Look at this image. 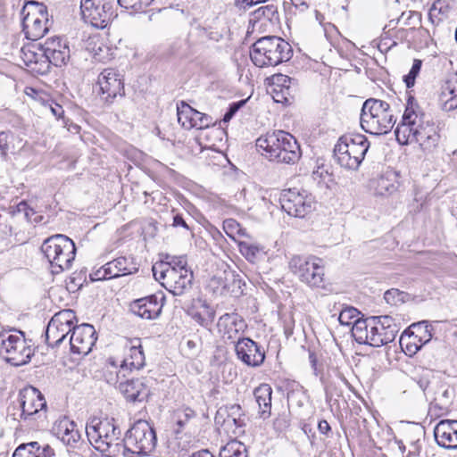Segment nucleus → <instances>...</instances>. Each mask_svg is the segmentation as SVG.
Returning <instances> with one entry per match:
<instances>
[{
  "instance_id": "obj_29",
  "label": "nucleus",
  "mask_w": 457,
  "mask_h": 457,
  "mask_svg": "<svg viewBox=\"0 0 457 457\" xmlns=\"http://www.w3.org/2000/svg\"><path fill=\"white\" fill-rule=\"evenodd\" d=\"M56 436L67 445H72L80 438V435L73 421L67 418L58 420L54 427Z\"/></svg>"
},
{
  "instance_id": "obj_33",
  "label": "nucleus",
  "mask_w": 457,
  "mask_h": 457,
  "mask_svg": "<svg viewBox=\"0 0 457 457\" xmlns=\"http://www.w3.org/2000/svg\"><path fill=\"white\" fill-rule=\"evenodd\" d=\"M272 389L268 384H261L253 391L256 403L259 405V412L262 418L270 415Z\"/></svg>"
},
{
  "instance_id": "obj_14",
  "label": "nucleus",
  "mask_w": 457,
  "mask_h": 457,
  "mask_svg": "<svg viewBox=\"0 0 457 457\" xmlns=\"http://www.w3.org/2000/svg\"><path fill=\"white\" fill-rule=\"evenodd\" d=\"M154 277L174 295H181L191 288L193 272L191 270L176 271L174 269H161Z\"/></svg>"
},
{
  "instance_id": "obj_6",
  "label": "nucleus",
  "mask_w": 457,
  "mask_h": 457,
  "mask_svg": "<svg viewBox=\"0 0 457 457\" xmlns=\"http://www.w3.org/2000/svg\"><path fill=\"white\" fill-rule=\"evenodd\" d=\"M370 147L368 138L362 134L342 136L334 148L337 162L349 170H357Z\"/></svg>"
},
{
  "instance_id": "obj_41",
  "label": "nucleus",
  "mask_w": 457,
  "mask_h": 457,
  "mask_svg": "<svg viewBox=\"0 0 457 457\" xmlns=\"http://www.w3.org/2000/svg\"><path fill=\"white\" fill-rule=\"evenodd\" d=\"M220 457H247L245 446L237 440H232L220 450Z\"/></svg>"
},
{
  "instance_id": "obj_21",
  "label": "nucleus",
  "mask_w": 457,
  "mask_h": 457,
  "mask_svg": "<svg viewBox=\"0 0 457 457\" xmlns=\"http://www.w3.org/2000/svg\"><path fill=\"white\" fill-rule=\"evenodd\" d=\"M95 328L90 324H81L73 328L70 337L71 350L73 353L87 355L96 342Z\"/></svg>"
},
{
  "instance_id": "obj_10",
  "label": "nucleus",
  "mask_w": 457,
  "mask_h": 457,
  "mask_svg": "<svg viewBox=\"0 0 457 457\" xmlns=\"http://www.w3.org/2000/svg\"><path fill=\"white\" fill-rule=\"evenodd\" d=\"M86 434L90 444L97 450L104 448L105 443L119 439L121 431L113 419L94 417L87 422Z\"/></svg>"
},
{
  "instance_id": "obj_24",
  "label": "nucleus",
  "mask_w": 457,
  "mask_h": 457,
  "mask_svg": "<svg viewBox=\"0 0 457 457\" xmlns=\"http://www.w3.org/2000/svg\"><path fill=\"white\" fill-rule=\"evenodd\" d=\"M21 58L33 73L44 75L50 71L42 45L29 44L21 47Z\"/></svg>"
},
{
  "instance_id": "obj_58",
  "label": "nucleus",
  "mask_w": 457,
  "mask_h": 457,
  "mask_svg": "<svg viewBox=\"0 0 457 457\" xmlns=\"http://www.w3.org/2000/svg\"><path fill=\"white\" fill-rule=\"evenodd\" d=\"M292 79L284 74H277L272 77V84L276 87H280L281 90H289Z\"/></svg>"
},
{
  "instance_id": "obj_44",
  "label": "nucleus",
  "mask_w": 457,
  "mask_h": 457,
  "mask_svg": "<svg viewBox=\"0 0 457 457\" xmlns=\"http://www.w3.org/2000/svg\"><path fill=\"white\" fill-rule=\"evenodd\" d=\"M187 260L184 257H174L170 262H161L153 266V275L156 276L161 269H174L176 271L189 270L187 269Z\"/></svg>"
},
{
  "instance_id": "obj_64",
  "label": "nucleus",
  "mask_w": 457,
  "mask_h": 457,
  "mask_svg": "<svg viewBox=\"0 0 457 457\" xmlns=\"http://www.w3.org/2000/svg\"><path fill=\"white\" fill-rule=\"evenodd\" d=\"M172 226L174 228L181 227L183 228H186L187 230H189V227H188L187 223L184 220L183 216L179 213L173 214Z\"/></svg>"
},
{
  "instance_id": "obj_19",
  "label": "nucleus",
  "mask_w": 457,
  "mask_h": 457,
  "mask_svg": "<svg viewBox=\"0 0 457 457\" xmlns=\"http://www.w3.org/2000/svg\"><path fill=\"white\" fill-rule=\"evenodd\" d=\"M21 419L30 420L46 407L44 395L35 387H26L20 392Z\"/></svg>"
},
{
  "instance_id": "obj_12",
  "label": "nucleus",
  "mask_w": 457,
  "mask_h": 457,
  "mask_svg": "<svg viewBox=\"0 0 457 457\" xmlns=\"http://www.w3.org/2000/svg\"><path fill=\"white\" fill-rule=\"evenodd\" d=\"M282 209L290 216L304 218L314 208L313 197L305 190L296 188L285 190L280 197Z\"/></svg>"
},
{
  "instance_id": "obj_25",
  "label": "nucleus",
  "mask_w": 457,
  "mask_h": 457,
  "mask_svg": "<svg viewBox=\"0 0 457 457\" xmlns=\"http://www.w3.org/2000/svg\"><path fill=\"white\" fill-rule=\"evenodd\" d=\"M152 378H137L120 381L118 387L129 402H143L150 395Z\"/></svg>"
},
{
  "instance_id": "obj_8",
  "label": "nucleus",
  "mask_w": 457,
  "mask_h": 457,
  "mask_svg": "<svg viewBox=\"0 0 457 457\" xmlns=\"http://www.w3.org/2000/svg\"><path fill=\"white\" fill-rule=\"evenodd\" d=\"M34 349L26 341L24 333L0 334V356L12 366H22L30 361Z\"/></svg>"
},
{
  "instance_id": "obj_27",
  "label": "nucleus",
  "mask_w": 457,
  "mask_h": 457,
  "mask_svg": "<svg viewBox=\"0 0 457 457\" xmlns=\"http://www.w3.org/2000/svg\"><path fill=\"white\" fill-rule=\"evenodd\" d=\"M419 120L418 112L412 107H406L402 120L395 130L399 144L408 145L414 142L416 122Z\"/></svg>"
},
{
  "instance_id": "obj_31",
  "label": "nucleus",
  "mask_w": 457,
  "mask_h": 457,
  "mask_svg": "<svg viewBox=\"0 0 457 457\" xmlns=\"http://www.w3.org/2000/svg\"><path fill=\"white\" fill-rule=\"evenodd\" d=\"M145 365V354L142 346L132 345L126 357L122 360L120 365V371L126 372L128 370L130 371L138 370Z\"/></svg>"
},
{
  "instance_id": "obj_63",
  "label": "nucleus",
  "mask_w": 457,
  "mask_h": 457,
  "mask_svg": "<svg viewBox=\"0 0 457 457\" xmlns=\"http://www.w3.org/2000/svg\"><path fill=\"white\" fill-rule=\"evenodd\" d=\"M102 268L103 271H104V275L106 276V279L119 278V273L115 271V268L113 267L112 261L105 263Z\"/></svg>"
},
{
  "instance_id": "obj_34",
  "label": "nucleus",
  "mask_w": 457,
  "mask_h": 457,
  "mask_svg": "<svg viewBox=\"0 0 457 457\" xmlns=\"http://www.w3.org/2000/svg\"><path fill=\"white\" fill-rule=\"evenodd\" d=\"M98 451L104 453L108 457H119L120 455L124 457H131L132 449L128 446V437L126 436L123 440L114 439L112 442L104 444V448L97 449Z\"/></svg>"
},
{
  "instance_id": "obj_13",
  "label": "nucleus",
  "mask_w": 457,
  "mask_h": 457,
  "mask_svg": "<svg viewBox=\"0 0 457 457\" xmlns=\"http://www.w3.org/2000/svg\"><path fill=\"white\" fill-rule=\"evenodd\" d=\"M73 319L74 313L71 310H64L54 315L46 331V340L49 346L60 345L66 337L73 331V328L76 327L73 324Z\"/></svg>"
},
{
  "instance_id": "obj_20",
  "label": "nucleus",
  "mask_w": 457,
  "mask_h": 457,
  "mask_svg": "<svg viewBox=\"0 0 457 457\" xmlns=\"http://www.w3.org/2000/svg\"><path fill=\"white\" fill-rule=\"evenodd\" d=\"M237 357L249 367H259L265 360V352L249 337L238 338L235 344Z\"/></svg>"
},
{
  "instance_id": "obj_15",
  "label": "nucleus",
  "mask_w": 457,
  "mask_h": 457,
  "mask_svg": "<svg viewBox=\"0 0 457 457\" xmlns=\"http://www.w3.org/2000/svg\"><path fill=\"white\" fill-rule=\"evenodd\" d=\"M99 96L106 104L124 96V84L120 75L112 68L104 69L98 76Z\"/></svg>"
},
{
  "instance_id": "obj_61",
  "label": "nucleus",
  "mask_w": 457,
  "mask_h": 457,
  "mask_svg": "<svg viewBox=\"0 0 457 457\" xmlns=\"http://www.w3.org/2000/svg\"><path fill=\"white\" fill-rule=\"evenodd\" d=\"M245 102L244 100H242V101L231 104L229 105L228 110L227 111V112L225 113V115L223 117V121L228 122V120H230L232 119V117L236 114V112L245 104Z\"/></svg>"
},
{
  "instance_id": "obj_50",
  "label": "nucleus",
  "mask_w": 457,
  "mask_h": 457,
  "mask_svg": "<svg viewBox=\"0 0 457 457\" xmlns=\"http://www.w3.org/2000/svg\"><path fill=\"white\" fill-rule=\"evenodd\" d=\"M11 219H15L19 215H23L24 219L30 221L32 217L36 214V211L29 207L25 201L19 203L15 209L10 212Z\"/></svg>"
},
{
  "instance_id": "obj_49",
  "label": "nucleus",
  "mask_w": 457,
  "mask_h": 457,
  "mask_svg": "<svg viewBox=\"0 0 457 457\" xmlns=\"http://www.w3.org/2000/svg\"><path fill=\"white\" fill-rule=\"evenodd\" d=\"M359 314L360 312L356 308L347 307L341 311L338 317V320L340 324L344 326H350L351 324L353 325L356 320H361L360 318H358Z\"/></svg>"
},
{
  "instance_id": "obj_2",
  "label": "nucleus",
  "mask_w": 457,
  "mask_h": 457,
  "mask_svg": "<svg viewBox=\"0 0 457 457\" xmlns=\"http://www.w3.org/2000/svg\"><path fill=\"white\" fill-rule=\"evenodd\" d=\"M256 147L262 155L278 163L295 164L302 151L297 140L284 130L268 132L256 140Z\"/></svg>"
},
{
  "instance_id": "obj_35",
  "label": "nucleus",
  "mask_w": 457,
  "mask_h": 457,
  "mask_svg": "<svg viewBox=\"0 0 457 457\" xmlns=\"http://www.w3.org/2000/svg\"><path fill=\"white\" fill-rule=\"evenodd\" d=\"M397 25L395 20H391L384 28L382 40H392V46L406 40L410 35V29H405L403 27L397 28Z\"/></svg>"
},
{
  "instance_id": "obj_43",
  "label": "nucleus",
  "mask_w": 457,
  "mask_h": 457,
  "mask_svg": "<svg viewBox=\"0 0 457 457\" xmlns=\"http://www.w3.org/2000/svg\"><path fill=\"white\" fill-rule=\"evenodd\" d=\"M195 109L185 102H181L180 105H178L177 115L178 120L183 128L186 129H192V120L194 116Z\"/></svg>"
},
{
  "instance_id": "obj_60",
  "label": "nucleus",
  "mask_w": 457,
  "mask_h": 457,
  "mask_svg": "<svg viewBox=\"0 0 457 457\" xmlns=\"http://www.w3.org/2000/svg\"><path fill=\"white\" fill-rule=\"evenodd\" d=\"M226 287L227 284L223 282L222 275L220 273L214 275L209 282V287H211L213 292L222 293Z\"/></svg>"
},
{
  "instance_id": "obj_16",
  "label": "nucleus",
  "mask_w": 457,
  "mask_h": 457,
  "mask_svg": "<svg viewBox=\"0 0 457 457\" xmlns=\"http://www.w3.org/2000/svg\"><path fill=\"white\" fill-rule=\"evenodd\" d=\"M214 420L228 434L231 433L237 436L244 433L245 415L239 404L220 407L216 412Z\"/></svg>"
},
{
  "instance_id": "obj_46",
  "label": "nucleus",
  "mask_w": 457,
  "mask_h": 457,
  "mask_svg": "<svg viewBox=\"0 0 457 457\" xmlns=\"http://www.w3.org/2000/svg\"><path fill=\"white\" fill-rule=\"evenodd\" d=\"M125 372L120 371V367L114 362V361H110V367L104 371V378L106 382L110 385H117L120 384V379L121 378H125Z\"/></svg>"
},
{
  "instance_id": "obj_4",
  "label": "nucleus",
  "mask_w": 457,
  "mask_h": 457,
  "mask_svg": "<svg viewBox=\"0 0 457 457\" xmlns=\"http://www.w3.org/2000/svg\"><path fill=\"white\" fill-rule=\"evenodd\" d=\"M292 54L288 42L279 37L267 36L259 38L252 46L250 57L255 66L262 68L287 62Z\"/></svg>"
},
{
  "instance_id": "obj_40",
  "label": "nucleus",
  "mask_w": 457,
  "mask_h": 457,
  "mask_svg": "<svg viewBox=\"0 0 457 457\" xmlns=\"http://www.w3.org/2000/svg\"><path fill=\"white\" fill-rule=\"evenodd\" d=\"M266 19L270 22L278 21V8L274 4L262 6L251 13V21L256 22L261 19Z\"/></svg>"
},
{
  "instance_id": "obj_30",
  "label": "nucleus",
  "mask_w": 457,
  "mask_h": 457,
  "mask_svg": "<svg viewBox=\"0 0 457 457\" xmlns=\"http://www.w3.org/2000/svg\"><path fill=\"white\" fill-rule=\"evenodd\" d=\"M54 450L48 445L40 446L37 442L21 445L14 451L12 457H52Z\"/></svg>"
},
{
  "instance_id": "obj_17",
  "label": "nucleus",
  "mask_w": 457,
  "mask_h": 457,
  "mask_svg": "<svg viewBox=\"0 0 457 457\" xmlns=\"http://www.w3.org/2000/svg\"><path fill=\"white\" fill-rule=\"evenodd\" d=\"M111 6L103 0H81L80 11L83 20L96 28L107 26L112 12Z\"/></svg>"
},
{
  "instance_id": "obj_62",
  "label": "nucleus",
  "mask_w": 457,
  "mask_h": 457,
  "mask_svg": "<svg viewBox=\"0 0 457 457\" xmlns=\"http://www.w3.org/2000/svg\"><path fill=\"white\" fill-rule=\"evenodd\" d=\"M10 216L6 218L2 217V221L4 222L3 226H1L0 230L4 235H12L15 233V228L12 225V221L14 219H11V213L9 212Z\"/></svg>"
},
{
  "instance_id": "obj_36",
  "label": "nucleus",
  "mask_w": 457,
  "mask_h": 457,
  "mask_svg": "<svg viewBox=\"0 0 457 457\" xmlns=\"http://www.w3.org/2000/svg\"><path fill=\"white\" fill-rule=\"evenodd\" d=\"M399 343L402 350L409 356L416 354L425 345L417 336L407 329L401 335Z\"/></svg>"
},
{
  "instance_id": "obj_28",
  "label": "nucleus",
  "mask_w": 457,
  "mask_h": 457,
  "mask_svg": "<svg viewBox=\"0 0 457 457\" xmlns=\"http://www.w3.org/2000/svg\"><path fill=\"white\" fill-rule=\"evenodd\" d=\"M434 436L439 446L457 449V420H440L434 428Z\"/></svg>"
},
{
  "instance_id": "obj_9",
  "label": "nucleus",
  "mask_w": 457,
  "mask_h": 457,
  "mask_svg": "<svg viewBox=\"0 0 457 457\" xmlns=\"http://www.w3.org/2000/svg\"><path fill=\"white\" fill-rule=\"evenodd\" d=\"M23 30L27 38L36 41L44 37L49 29V20L46 6L43 4L31 2L23 10Z\"/></svg>"
},
{
  "instance_id": "obj_52",
  "label": "nucleus",
  "mask_w": 457,
  "mask_h": 457,
  "mask_svg": "<svg viewBox=\"0 0 457 457\" xmlns=\"http://www.w3.org/2000/svg\"><path fill=\"white\" fill-rule=\"evenodd\" d=\"M204 312L205 313L204 315L200 312H195L193 314V319L202 327L208 328L213 322L215 312L208 305H204Z\"/></svg>"
},
{
  "instance_id": "obj_45",
  "label": "nucleus",
  "mask_w": 457,
  "mask_h": 457,
  "mask_svg": "<svg viewBox=\"0 0 457 457\" xmlns=\"http://www.w3.org/2000/svg\"><path fill=\"white\" fill-rule=\"evenodd\" d=\"M154 0H118L119 4L134 12H140L150 6Z\"/></svg>"
},
{
  "instance_id": "obj_54",
  "label": "nucleus",
  "mask_w": 457,
  "mask_h": 457,
  "mask_svg": "<svg viewBox=\"0 0 457 457\" xmlns=\"http://www.w3.org/2000/svg\"><path fill=\"white\" fill-rule=\"evenodd\" d=\"M421 65H422V62L419 59H415L413 61V64H412L410 71L408 72V74L403 76V81H404L407 88H411V87L414 86L415 79L420 71Z\"/></svg>"
},
{
  "instance_id": "obj_11",
  "label": "nucleus",
  "mask_w": 457,
  "mask_h": 457,
  "mask_svg": "<svg viewBox=\"0 0 457 457\" xmlns=\"http://www.w3.org/2000/svg\"><path fill=\"white\" fill-rule=\"evenodd\" d=\"M128 446L132 449V454L146 455L156 446L154 429L145 420H138L127 432Z\"/></svg>"
},
{
  "instance_id": "obj_32",
  "label": "nucleus",
  "mask_w": 457,
  "mask_h": 457,
  "mask_svg": "<svg viewBox=\"0 0 457 457\" xmlns=\"http://www.w3.org/2000/svg\"><path fill=\"white\" fill-rule=\"evenodd\" d=\"M443 109L445 111H452L457 108V73L452 74L445 85L443 87L441 93Z\"/></svg>"
},
{
  "instance_id": "obj_22",
  "label": "nucleus",
  "mask_w": 457,
  "mask_h": 457,
  "mask_svg": "<svg viewBox=\"0 0 457 457\" xmlns=\"http://www.w3.org/2000/svg\"><path fill=\"white\" fill-rule=\"evenodd\" d=\"M164 300L162 294H154L137 299L131 303L130 311L142 319L155 320L162 313Z\"/></svg>"
},
{
  "instance_id": "obj_53",
  "label": "nucleus",
  "mask_w": 457,
  "mask_h": 457,
  "mask_svg": "<svg viewBox=\"0 0 457 457\" xmlns=\"http://www.w3.org/2000/svg\"><path fill=\"white\" fill-rule=\"evenodd\" d=\"M212 124V119L211 116L200 112L195 109L194 116L192 120V129H204Z\"/></svg>"
},
{
  "instance_id": "obj_18",
  "label": "nucleus",
  "mask_w": 457,
  "mask_h": 457,
  "mask_svg": "<svg viewBox=\"0 0 457 457\" xmlns=\"http://www.w3.org/2000/svg\"><path fill=\"white\" fill-rule=\"evenodd\" d=\"M418 117L420 120L416 122L414 142L424 151L432 152L439 144L438 128L424 113L418 112Z\"/></svg>"
},
{
  "instance_id": "obj_5",
  "label": "nucleus",
  "mask_w": 457,
  "mask_h": 457,
  "mask_svg": "<svg viewBox=\"0 0 457 457\" xmlns=\"http://www.w3.org/2000/svg\"><path fill=\"white\" fill-rule=\"evenodd\" d=\"M41 251L49 262L52 272L54 274L69 270L76 255L74 242L62 234L47 237L41 245Z\"/></svg>"
},
{
  "instance_id": "obj_39",
  "label": "nucleus",
  "mask_w": 457,
  "mask_h": 457,
  "mask_svg": "<svg viewBox=\"0 0 457 457\" xmlns=\"http://www.w3.org/2000/svg\"><path fill=\"white\" fill-rule=\"evenodd\" d=\"M395 23L401 24L405 29H410V33H411L420 26L421 14L415 11L403 12Z\"/></svg>"
},
{
  "instance_id": "obj_3",
  "label": "nucleus",
  "mask_w": 457,
  "mask_h": 457,
  "mask_svg": "<svg viewBox=\"0 0 457 457\" xmlns=\"http://www.w3.org/2000/svg\"><path fill=\"white\" fill-rule=\"evenodd\" d=\"M360 120L361 129L372 135L388 133L396 122L390 104L376 98L363 103Z\"/></svg>"
},
{
  "instance_id": "obj_38",
  "label": "nucleus",
  "mask_w": 457,
  "mask_h": 457,
  "mask_svg": "<svg viewBox=\"0 0 457 457\" xmlns=\"http://www.w3.org/2000/svg\"><path fill=\"white\" fill-rule=\"evenodd\" d=\"M452 394L448 388L442 385L437 392L435 393V397L430 403L431 409H437L440 411V415L448 411L451 403Z\"/></svg>"
},
{
  "instance_id": "obj_51",
  "label": "nucleus",
  "mask_w": 457,
  "mask_h": 457,
  "mask_svg": "<svg viewBox=\"0 0 457 457\" xmlns=\"http://www.w3.org/2000/svg\"><path fill=\"white\" fill-rule=\"evenodd\" d=\"M240 253L248 260L254 261L258 255L262 252V249L257 245L253 244H248L245 242H242L239 244Z\"/></svg>"
},
{
  "instance_id": "obj_55",
  "label": "nucleus",
  "mask_w": 457,
  "mask_h": 457,
  "mask_svg": "<svg viewBox=\"0 0 457 457\" xmlns=\"http://www.w3.org/2000/svg\"><path fill=\"white\" fill-rule=\"evenodd\" d=\"M405 296L406 295L403 292L396 288H391L384 294L385 301L390 305H398L403 303Z\"/></svg>"
},
{
  "instance_id": "obj_7",
  "label": "nucleus",
  "mask_w": 457,
  "mask_h": 457,
  "mask_svg": "<svg viewBox=\"0 0 457 457\" xmlns=\"http://www.w3.org/2000/svg\"><path fill=\"white\" fill-rule=\"evenodd\" d=\"M288 269L310 287H323L325 269L322 259L314 255L295 254L290 258Z\"/></svg>"
},
{
  "instance_id": "obj_26",
  "label": "nucleus",
  "mask_w": 457,
  "mask_h": 457,
  "mask_svg": "<svg viewBox=\"0 0 457 457\" xmlns=\"http://www.w3.org/2000/svg\"><path fill=\"white\" fill-rule=\"evenodd\" d=\"M48 66L61 67L70 58V49L60 37H51L42 45Z\"/></svg>"
},
{
  "instance_id": "obj_23",
  "label": "nucleus",
  "mask_w": 457,
  "mask_h": 457,
  "mask_svg": "<svg viewBox=\"0 0 457 457\" xmlns=\"http://www.w3.org/2000/svg\"><path fill=\"white\" fill-rule=\"evenodd\" d=\"M217 328L223 338L236 344L238 338H242L241 336L247 328V324L237 312H230L225 313L219 318Z\"/></svg>"
},
{
  "instance_id": "obj_1",
  "label": "nucleus",
  "mask_w": 457,
  "mask_h": 457,
  "mask_svg": "<svg viewBox=\"0 0 457 457\" xmlns=\"http://www.w3.org/2000/svg\"><path fill=\"white\" fill-rule=\"evenodd\" d=\"M400 330L395 320L388 315L356 320L352 336L359 344L380 347L393 342Z\"/></svg>"
},
{
  "instance_id": "obj_56",
  "label": "nucleus",
  "mask_w": 457,
  "mask_h": 457,
  "mask_svg": "<svg viewBox=\"0 0 457 457\" xmlns=\"http://www.w3.org/2000/svg\"><path fill=\"white\" fill-rule=\"evenodd\" d=\"M449 6L443 0H436L433 3L431 8L429 9V16L430 18H437L440 20L439 15H445L448 12Z\"/></svg>"
},
{
  "instance_id": "obj_59",
  "label": "nucleus",
  "mask_w": 457,
  "mask_h": 457,
  "mask_svg": "<svg viewBox=\"0 0 457 457\" xmlns=\"http://www.w3.org/2000/svg\"><path fill=\"white\" fill-rule=\"evenodd\" d=\"M223 228L228 237H234V234L240 231V225L234 219H227L223 221Z\"/></svg>"
},
{
  "instance_id": "obj_37",
  "label": "nucleus",
  "mask_w": 457,
  "mask_h": 457,
  "mask_svg": "<svg viewBox=\"0 0 457 457\" xmlns=\"http://www.w3.org/2000/svg\"><path fill=\"white\" fill-rule=\"evenodd\" d=\"M119 277L134 274L138 270V265L133 256H120L112 261Z\"/></svg>"
},
{
  "instance_id": "obj_57",
  "label": "nucleus",
  "mask_w": 457,
  "mask_h": 457,
  "mask_svg": "<svg viewBox=\"0 0 457 457\" xmlns=\"http://www.w3.org/2000/svg\"><path fill=\"white\" fill-rule=\"evenodd\" d=\"M222 275V280L225 284H227V287L225 290H230L231 287H233L236 284L239 286L240 279L238 278V275L235 274V272L229 269L224 270L222 272H220Z\"/></svg>"
},
{
  "instance_id": "obj_42",
  "label": "nucleus",
  "mask_w": 457,
  "mask_h": 457,
  "mask_svg": "<svg viewBox=\"0 0 457 457\" xmlns=\"http://www.w3.org/2000/svg\"><path fill=\"white\" fill-rule=\"evenodd\" d=\"M407 330L412 333L414 336H417L422 342L427 344L432 338L431 333V326L428 324L427 320L420 321L418 323H414L411 325Z\"/></svg>"
},
{
  "instance_id": "obj_48",
  "label": "nucleus",
  "mask_w": 457,
  "mask_h": 457,
  "mask_svg": "<svg viewBox=\"0 0 457 457\" xmlns=\"http://www.w3.org/2000/svg\"><path fill=\"white\" fill-rule=\"evenodd\" d=\"M389 175H382L376 181V191L378 195L391 194L395 190V186L392 179H389Z\"/></svg>"
},
{
  "instance_id": "obj_47",
  "label": "nucleus",
  "mask_w": 457,
  "mask_h": 457,
  "mask_svg": "<svg viewBox=\"0 0 457 457\" xmlns=\"http://www.w3.org/2000/svg\"><path fill=\"white\" fill-rule=\"evenodd\" d=\"M195 417V412L190 408L187 407L178 410L174 414L176 424L178 426L176 432H179L185 427V425Z\"/></svg>"
}]
</instances>
